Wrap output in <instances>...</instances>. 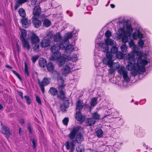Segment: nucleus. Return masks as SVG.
I'll use <instances>...</instances> for the list:
<instances>
[{
	"instance_id": "f257e3e1",
	"label": "nucleus",
	"mask_w": 152,
	"mask_h": 152,
	"mask_svg": "<svg viewBox=\"0 0 152 152\" xmlns=\"http://www.w3.org/2000/svg\"><path fill=\"white\" fill-rule=\"evenodd\" d=\"M81 128L80 126H74L70 129V132L68 136L72 140L70 142L67 141L64 144L66 149H70L69 152H74L75 149L76 143L80 144L83 140V134L80 132H79Z\"/></svg>"
},
{
	"instance_id": "f03ea898",
	"label": "nucleus",
	"mask_w": 152,
	"mask_h": 152,
	"mask_svg": "<svg viewBox=\"0 0 152 152\" xmlns=\"http://www.w3.org/2000/svg\"><path fill=\"white\" fill-rule=\"evenodd\" d=\"M58 91L56 88L51 87L48 91L49 94L51 95L54 96L57 95V97L60 99H63L66 98L65 91V81L62 77L60 76L58 77Z\"/></svg>"
},
{
	"instance_id": "7ed1b4c3",
	"label": "nucleus",
	"mask_w": 152,
	"mask_h": 152,
	"mask_svg": "<svg viewBox=\"0 0 152 152\" xmlns=\"http://www.w3.org/2000/svg\"><path fill=\"white\" fill-rule=\"evenodd\" d=\"M134 55L132 54L130 55V57H128V64L126 67L128 71L133 70V74L134 75L137 74V72L140 71L144 72L145 71V66H140L138 63H135L136 58H134Z\"/></svg>"
},
{
	"instance_id": "20e7f679",
	"label": "nucleus",
	"mask_w": 152,
	"mask_h": 152,
	"mask_svg": "<svg viewBox=\"0 0 152 152\" xmlns=\"http://www.w3.org/2000/svg\"><path fill=\"white\" fill-rule=\"evenodd\" d=\"M132 54L134 55V58H135L136 56V58L137 59V63L139 64H142V65L145 66L147 65L148 63V61L146 59H142V54L141 52L138 51L137 50H134L133 52H132L128 54V57H130L129 55Z\"/></svg>"
},
{
	"instance_id": "39448f33",
	"label": "nucleus",
	"mask_w": 152,
	"mask_h": 152,
	"mask_svg": "<svg viewBox=\"0 0 152 152\" xmlns=\"http://www.w3.org/2000/svg\"><path fill=\"white\" fill-rule=\"evenodd\" d=\"M51 51L53 53L50 58L52 60L55 61L59 58L61 53L59 51L60 47L58 44H56L52 46L50 49Z\"/></svg>"
},
{
	"instance_id": "423d86ee",
	"label": "nucleus",
	"mask_w": 152,
	"mask_h": 152,
	"mask_svg": "<svg viewBox=\"0 0 152 152\" xmlns=\"http://www.w3.org/2000/svg\"><path fill=\"white\" fill-rule=\"evenodd\" d=\"M38 84L43 94L45 92V86L48 85L50 83V79L48 77H44L42 81L39 79L38 80Z\"/></svg>"
},
{
	"instance_id": "0eeeda50",
	"label": "nucleus",
	"mask_w": 152,
	"mask_h": 152,
	"mask_svg": "<svg viewBox=\"0 0 152 152\" xmlns=\"http://www.w3.org/2000/svg\"><path fill=\"white\" fill-rule=\"evenodd\" d=\"M118 69V72L120 75H122L123 77L125 80H126L127 78L128 77V72L125 69L124 66H121L119 67H117Z\"/></svg>"
},
{
	"instance_id": "6e6552de",
	"label": "nucleus",
	"mask_w": 152,
	"mask_h": 152,
	"mask_svg": "<svg viewBox=\"0 0 152 152\" xmlns=\"http://www.w3.org/2000/svg\"><path fill=\"white\" fill-rule=\"evenodd\" d=\"M20 22L23 27L28 28L31 24V21L26 17L22 18L20 20Z\"/></svg>"
},
{
	"instance_id": "1a4fd4ad",
	"label": "nucleus",
	"mask_w": 152,
	"mask_h": 152,
	"mask_svg": "<svg viewBox=\"0 0 152 152\" xmlns=\"http://www.w3.org/2000/svg\"><path fill=\"white\" fill-rule=\"evenodd\" d=\"M51 41L49 38L42 39L40 42V46L42 48H46L50 45Z\"/></svg>"
},
{
	"instance_id": "9d476101",
	"label": "nucleus",
	"mask_w": 152,
	"mask_h": 152,
	"mask_svg": "<svg viewBox=\"0 0 152 152\" xmlns=\"http://www.w3.org/2000/svg\"><path fill=\"white\" fill-rule=\"evenodd\" d=\"M41 12V10L39 5L36 6L34 8L32 14L34 16L40 17V14Z\"/></svg>"
},
{
	"instance_id": "9b49d317",
	"label": "nucleus",
	"mask_w": 152,
	"mask_h": 152,
	"mask_svg": "<svg viewBox=\"0 0 152 152\" xmlns=\"http://www.w3.org/2000/svg\"><path fill=\"white\" fill-rule=\"evenodd\" d=\"M32 19V24L34 27L38 28L40 27L41 25V21L35 16H33Z\"/></svg>"
},
{
	"instance_id": "f8f14e48",
	"label": "nucleus",
	"mask_w": 152,
	"mask_h": 152,
	"mask_svg": "<svg viewBox=\"0 0 152 152\" xmlns=\"http://www.w3.org/2000/svg\"><path fill=\"white\" fill-rule=\"evenodd\" d=\"M1 131L2 133L6 135V137L9 140V138L10 136V130L9 128L4 125H2L1 128Z\"/></svg>"
},
{
	"instance_id": "ddd939ff",
	"label": "nucleus",
	"mask_w": 152,
	"mask_h": 152,
	"mask_svg": "<svg viewBox=\"0 0 152 152\" xmlns=\"http://www.w3.org/2000/svg\"><path fill=\"white\" fill-rule=\"evenodd\" d=\"M45 18V16L44 14L41 15L40 19L42 21L43 20V26L45 27H48L50 26L51 22L48 19H46L44 20Z\"/></svg>"
},
{
	"instance_id": "4468645a",
	"label": "nucleus",
	"mask_w": 152,
	"mask_h": 152,
	"mask_svg": "<svg viewBox=\"0 0 152 152\" xmlns=\"http://www.w3.org/2000/svg\"><path fill=\"white\" fill-rule=\"evenodd\" d=\"M31 42L32 44H36L39 43V37L34 33H33L30 37Z\"/></svg>"
},
{
	"instance_id": "2eb2a0df",
	"label": "nucleus",
	"mask_w": 152,
	"mask_h": 152,
	"mask_svg": "<svg viewBox=\"0 0 152 152\" xmlns=\"http://www.w3.org/2000/svg\"><path fill=\"white\" fill-rule=\"evenodd\" d=\"M84 106L83 101L80 99L78 100L76 103V110L81 111Z\"/></svg>"
},
{
	"instance_id": "dca6fc26",
	"label": "nucleus",
	"mask_w": 152,
	"mask_h": 152,
	"mask_svg": "<svg viewBox=\"0 0 152 152\" xmlns=\"http://www.w3.org/2000/svg\"><path fill=\"white\" fill-rule=\"evenodd\" d=\"M121 36H123L121 38V40L123 43L124 44H126L128 42V37L125 34V32L124 30L123 29H121V33L120 34Z\"/></svg>"
},
{
	"instance_id": "f3484780",
	"label": "nucleus",
	"mask_w": 152,
	"mask_h": 152,
	"mask_svg": "<svg viewBox=\"0 0 152 152\" xmlns=\"http://www.w3.org/2000/svg\"><path fill=\"white\" fill-rule=\"evenodd\" d=\"M38 62L39 66L42 68H45L47 64L46 60L44 58H40Z\"/></svg>"
},
{
	"instance_id": "a211bd4d",
	"label": "nucleus",
	"mask_w": 152,
	"mask_h": 152,
	"mask_svg": "<svg viewBox=\"0 0 152 152\" xmlns=\"http://www.w3.org/2000/svg\"><path fill=\"white\" fill-rule=\"evenodd\" d=\"M96 121L93 118L91 117L88 118L86 121V125L87 126H92L94 125Z\"/></svg>"
},
{
	"instance_id": "6ab92c4d",
	"label": "nucleus",
	"mask_w": 152,
	"mask_h": 152,
	"mask_svg": "<svg viewBox=\"0 0 152 152\" xmlns=\"http://www.w3.org/2000/svg\"><path fill=\"white\" fill-rule=\"evenodd\" d=\"M28 0H18L15 3L14 8L16 10L20 6V5L28 1Z\"/></svg>"
},
{
	"instance_id": "aec40b11",
	"label": "nucleus",
	"mask_w": 152,
	"mask_h": 152,
	"mask_svg": "<svg viewBox=\"0 0 152 152\" xmlns=\"http://www.w3.org/2000/svg\"><path fill=\"white\" fill-rule=\"evenodd\" d=\"M75 118L77 121H83L81 111H78L76 112Z\"/></svg>"
},
{
	"instance_id": "412c9836",
	"label": "nucleus",
	"mask_w": 152,
	"mask_h": 152,
	"mask_svg": "<svg viewBox=\"0 0 152 152\" xmlns=\"http://www.w3.org/2000/svg\"><path fill=\"white\" fill-rule=\"evenodd\" d=\"M46 66L47 70L50 72H52L55 69V66L53 63L51 62H49L47 64Z\"/></svg>"
},
{
	"instance_id": "4be33fe9",
	"label": "nucleus",
	"mask_w": 152,
	"mask_h": 152,
	"mask_svg": "<svg viewBox=\"0 0 152 152\" xmlns=\"http://www.w3.org/2000/svg\"><path fill=\"white\" fill-rule=\"evenodd\" d=\"M74 49L73 46L71 44H69L68 43L65 49V52L67 53H70L72 52Z\"/></svg>"
},
{
	"instance_id": "5701e85b",
	"label": "nucleus",
	"mask_w": 152,
	"mask_h": 152,
	"mask_svg": "<svg viewBox=\"0 0 152 152\" xmlns=\"http://www.w3.org/2000/svg\"><path fill=\"white\" fill-rule=\"evenodd\" d=\"M71 71V69L68 66H66L62 69V74L66 75L69 74Z\"/></svg>"
},
{
	"instance_id": "b1692460",
	"label": "nucleus",
	"mask_w": 152,
	"mask_h": 152,
	"mask_svg": "<svg viewBox=\"0 0 152 152\" xmlns=\"http://www.w3.org/2000/svg\"><path fill=\"white\" fill-rule=\"evenodd\" d=\"M53 38L55 42H58L60 41L62 39V37L61 36L60 33L58 32L54 36Z\"/></svg>"
},
{
	"instance_id": "393cba45",
	"label": "nucleus",
	"mask_w": 152,
	"mask_h": 152,
	"mask_svg": "<svg viewBox=\"0 0 152 152\" xmlns=\"http://www.w3.org/2000/svg\"><path fill=\"white\" fill-rule=\"evenodd\" d=\"M24 48H26L27 50H29L30 48V45L26 39L21 41Z\"/></svg>"
},
{
	"instance_id": "a878e982",
	"label": "nucleus",
	"mask_w": 152,
	"mask_h": 152,
	"mask_svg": "<svg viewBox=\"0 0 152 152\" xmlns=\"http://www.w3.org/2000/svg\"><path fill=\"white\" fill-rule=\"evenodd\" d=\"M91 118H93L95 121H96L99 120L100 118V114L97 111L91 113Z\"/></svg>"
},
{
	"instance_id": "bb28decb",
	"label": "nucleus",
	"mask_w": 152,
	"mask_h": 152,
	"mask_svg": "<svg viewBox=\"0 0 152 152\" xmlns=\"http://www.w3.org/2000/svg\"><path fill=\"white\" fill-rule=\"evenodd\" d=\"M19 15L22 18L26 17V14L25 10L22 8H20L18 11Z\"/></svg>"
},
{
	"instance_id": "cd10ccee",
	"label": "nucleus",
	"mask_w": 152,
	"mask_h": 152,
	"mask_svg": "<svg viewBox=\"0 0 152 152\" xmlns=\"http://www.w3.org/2000/svg\"><path fill=\"white\" fill-rule=\"evenodd\" d=\"M77 152H84L85 148L83 145L79 144L76 147Z\"/></svg>"
},
{
	"instance_id": "c85d7f7f",
	"label": "nucleus",
	"mask_w": 152,
	"mask_h": 152,
	"mask_svg": "<svg viewBox=\"0 0 152 152\" xmlns=\"http://www.w3.org/2000/svg\"><path fill=\"white\" fill-rule=\"evenodd\" d=\"M68 43V42H67L66 40L61 42L60 45H59L60 49L65 50Z\"/></svg>"
},
{
	"instance_id": "c756f323",
	"label": "nucleus",
	"mask_w": 152,
	"mask_h": 152,
	"mask_svg": "<svg viewBox=\"0 0 152 152\" xmlns=\"http://www.w3.org/2000/svg\"><path fill=\"white\" fill-rule=\"evenodd\" d=\"M27 35L26 32L25 30H23L21 31V34L20 36V39L21 41L26 39L25 38Z\"/></svg>"
},
{
	"instance_id": "7c9ffc66",
	"label": "nucleus",
	"mask_w": 152,
	"mask_h": 152,
	"mask_svg": "<svg viewBox=\"0 0 152 152\" xmlns=\"http://www.w3.org/2000/svg\"><path fill=\"white\" fill-rule=\"evenodd\" d=\"M106 45L108 46L109 45H113L114 42L113 40L107 38L105 40Z\"/></svg>"
},
{
	"instance_id": "2f4dec72",
	"label": "nucleus",
	"mask_w": 152,
	"mask_h": 152,
	"mask_svg": "<svg viewBox=\"0 0 152 152\" xmlns=\"http://www.w3.org/2000/svg\"><path fill=\"white\" fill-rule=\"evenodd\" d=\"M96 134L98 137L100 138L102 137L103 135V132L101 129H99L96 131Z\"/></svg>"
},
{
	"instance_id": "473e14b6",
	"label": "nucleus",
	"mask_w": 152,
	"mask_h": 152,
	"mask_svg": "<svg viewBox=\"0 0 152 152\" xmlns=\"http://www.w3.org/2000/svg\"><path fill=\"white\" fill-rule=\"evenodd\" d=\"M97 103V99L96 97L92 98L91 100V105L94 107Z\"/></svg>"
},
{
	"instance_id": "72a5a7b5",
	"label": "nucleus",
	"mask_w": 152,
	"mask_h": 152,
	"mask_svg": "<svg viewBox=\"0 0 152 152\" xmlns=\"http://www.w3.org/2000/svg\"><path fill=\"white\" fill-rule=\"evenodd\" d=\"M110 51L113 54H115L118 51V49L115 46H113L111 48Z\"/></svg>"
},
{
	"instance_id": "f704fd0d",
	"label": "nucleus",
	"mask_w": 152,
	"mask_h": 152,
	"mask_svg": "<svg viewBox=\"0 0 152 152\" xmlns=\"http://www.w3.org/2000/svg\"><path fill=\"white\" fill-rule=\"evenodd\" d=\"M34 45L33 47V49L34 51L36 52H38V51H40L39 44H37Z\"/></svg>"
},
{
	"instance_id": "c9c22d12",
	"label": "nucleus",
	"mask_w": 152,
	"mask_h": 152,
	"mask_svg": "<svg viewBox=\"0 0 152 152\" xmlns=\"http://www.w3.org/2000/svg\"><path fill=\"white\" fill-rule=\"evenodd\" d=\"M108 60L107 61L105 60V61L107 62V64L109 67H113V61L112 59H108Z\"/></svg>"
},
{
	"instance_id": "e433bc0d",
	"label": "nucleus",
	"mask_w": 152,
	"mask_h": 152,
	"mask_svg": "<svg viewBox=\"0 0 152 152\" xmlns=\"http://www.w3.org/2000/svg\"><path fill=\"white\" fill-rule=\"evenodd\" d=\"M24 98L25 99L28 105H29L31 103V98L28 95L25 96L24 97Z\"/></svg>"
},
{
	"instance_id": "4c0bfd02",
	"label": "nucleus",
	"mask_w": 152,
	"mask_h": 152,
	"mask_svg": "<svg viewBox=\"0 0 152 152\" xmlns=\"http://www.w3.org/2000/svg\"><path fill=\"white\" fill-rule=\"evenodd\" d=\"M126 30L129 33L133 31V28L131 24H127L126 25Z\"/></svg>"
},
{
	"instance_id": "58836bf2",
	"label": "nucleus",
	"mask_w": 152,
	"mask_h": 152,
	"mask_svg": "<svg viewBox=\"0 0 152 152\" xmlns=\"http://www.w3.org/2000/svg\"><path fill=\"white\" fill-rule=\"evenodd\" d=\"M117 58L119 59H121L123 58V53L121 51H118L115 54Z\"/></svg>"
},
{
	"instance_id": "ea45409f",
	"label": "nucleus",
	"mask_w": 152,
	"mask_h": 152,
	"mask_svg": "<svg viewBox=\"0 0 152 152\" xmlns=\"http://www.w3.org/2000/svg\"><path fill=\"white\" fill-rule=\"evenodd\" d=\"M121 51L123 52H126L127 48V46L126 45V44H123L121 47Z\"/></svg>"
},
{
	"instance_id": "a19ab883",
	"label": "nucleus",
	"mask_w": 152,
	"mask_h": 152,
	"mask_svg": "<svg viewBox=\"0 0 152 152\" xmlns=\"http://www.w3.org/2000/svg\"><path fill=\"white\" fill-rule=\"evenodd\" d=\"M25 72L27 77L29 76L30 74L28 71V66L26 63L25 64Z\"/></svg>"
},
{
	"instance_id": "79ce46f5",
	"label": "nucleus",
	"mask_w": 152,
	"mask_h": 152,
	"mask_svg": "<svg viewBox=\"0 0 152 152\" xmlns=\"http://www.w3.org/2000/svg\"><path fill=\"white\" fill-rule=\"evenodd\" d=\"M12 72L14 73V74L19 79L20 81H22V79L21 77L20 76V74H19L18 72H17L16 71L14 70H12Z\"/></svg>"
},
{
	"instance_id": "37998d69",
	"label": "nucleus",
	"mask_w": 152,
	"mask_h": 152,
	"mask_svg": "<svg viewBox=\"0 0 152 152\" xmlns=\"http://www.w3.org/2000/svg\"><path fill=\"white\" fill-rule=\"evenodd\" d=\"M112 53L110 52L107 51L106 53V57L107 59H112L113 55H112Z\"/></svg>"
},
{
	"instance_id": "c03bdc74",
	"label": "nucleus",
	"mask_w": 152,
	"mask_h": 152,
	"mask_svg": "<svg viewBox=\"0 0 152 152\" xmlns=\"http://www.w3.org/2000/svg\"><path fill=\"white\" fill-rule=\"evenodd\" d=\"M66 106L63 104H61L60 106L61 111L63 112H65L66 111V109L68 108H66Z\"/></svg>"
},
{
	"instance_id": "a18cd8bd",
	"label": "nucleus",
	"mask_w": 152,
	"mask_h": 152,
	"mask_svg": "<svg viewBox=\"0 0 152 152\" xmlns=\"http://www.w3.org/2000/svg\"><path fill=\"white\" fill-rule=\"evenodd\" d=\"M105 35L107 38H109L112 35L111 32L109 30H107L105 32Z\"/></svg>"
},
{
	"instance_id": "49530a36",
	"label": "nucleus",
	"mask_w": 152,
	"mask_h": 152,
	"mask_svg": "<svg viewBox=\"0 0 152 152\" xmlns=\"http://www.w3.org/2000/svg\"><path fill=\"white\" fill-rule=\"evenodd\" d=\"M63 100H64V102L63 103V104L65 105L66 107V108H68L69 106V99L66 100H64L63 99Z\"/></svg>"
},
{
	"instance_id": "de8ad7c7",
	"label": "nucleus",
	"mask_w": 152,
	"mask_h": 152,
	"mask_svg": "<svg viewBox=\"0 0 152 152\" xmlns=\"http://www.w3.org/2000/svg\"><path fill=\"white\" fill-rule=\"evenodd\" d=\"M39 56L38 55L32 56L31 57V60L33 63H35L37 60L38 59Z\"/></svg>"
},
{
	"instance_id": "09e8293b",
	"label": "nucleus",
	"mask_w": 152,
	"mask_h": 152,
	"mask_svg": "<svg viewBox=\"0 0 152 152\" xmlns=\"http://www.w3.org/2000/svg\"><path fill=\"white\" fill-rule=\"evenodd\" d=\"M63 124L65 126L67 125L69 122V118H65L62 120Z\"/></svg>"
},
{
	"instance_id": "8fccbe9b",
	"label": "nucleus",
	"mask_w": 152,
	"mask_h": 152,
	"mask_svg": "<svg viewBox=\"0 0 152 152\" xmlns=\"http://www.w3.org/2000/svg\"><path fill=\"white\" fill-rule=\"evenodd\" d=\"M72 33H67L66 34V39L67 40H68L69 39H70L72 38Z\"/></svg>"
},
{
	"instance_id": "3c124183",
	"label": "nucleus",
	"mask_w": 152,
	"mask_h": 152,
	"mask_svg": "<svg viewBox=\"0 0 152 152\" xmlns=\"http://www.w3.org/2000/svg\"><path fill=\"white\" fill-rule=\"evenodd\" d=\"M16 48L17 49L18 53L19 54V53L21 51V48L18 42H16Z\"/></svg>"
},
{
	"instance_id": "603ef678",
	"label": "nucleus",
	"mask_w": 152,
	"mask_h": 152,
	"mask_svg": "<svg viewBox=\"0 0 152 152\" xmlns=\"http://www.w3.org/2000/svg\"><path fill=\"white\" fill-rule=\"evenodd\" d=\"M47 36L50 39H52L54 37L53 33L52 31L48 32L47 35Z\"/></svg>"
},
{
	"instance_id": "864d4df0",
	"label": "nucleus",
	"mask_w": 152,
	"mask_h": 152,
	"mask_svg": "<svg viewBox=\"0 0 152 152\" xmlns=\"http://www.w3.org/2000/svg\"><path fill=\"white\" fill-rule=\"evenodd\" d=\"M36 99L37 102L39 104H42V102L40 97L38 96L37 95L36 96Z\"/></svg>"
},
{
	"instance_id": "5fc2aeb1",
	"label": "nucleus",
	"mask_w": 152,
	"mask_h": 152,
	"mask_svg": "<svg viewBox=\"0 0 152 152\" xmlns=\"http://www.w3.org/2000/svg\"><path fill=\"white\" fill-rule=\"evenodd\" d=\"M32 147L34 149H35L36 147V143L35 139H33L32 140Z\"/></svg>"
},
{
	"instance_id": "6e6d98bb",
	"label": "nucleus",
	"mask_w": 152,
	"mask_h": 152,
	"mask_svg": "<svg viewBox=\"0 0 152 152\" xmlns=\"http://www.w3.org/2000/svg\"><path fill=\"white\" fill-rule=\"evenodd\" d=\"M103 49V52H107L108 51L109 48V47L107 46L106 45V46L105 47H104L102 48Z\"/></svg>"
},
{
	"instance_id": "4d7b16f0",
	"label": "nucleus",
	"mask_w": 152,
	"mask_h": 152,
	"mask_svg": "<svg viewBox=\"0 0 152 152\" xmlns=\"http://www.w3.org/2000/svg\"><path fill=\"white\" fill-rule=\"evenodd\" d=\"M28 129L29 130L30 133L31 134H32V129L31 128V126L30 123H28Z\"/></svg>"
},
{
	"instance_id": "13d9d810",
	"label": "nucleus",
	"mask_w": 152,
	"mask_h": 152,
	"mask_svg": "<svg viewBox=\"0 0 152 152\" xmlns=\"http://www.w3.org/2000/svg\"><path fill=\"white\" fill-rule=\"evenodd\" d=\"M137 36L140 39L143 37L142 34L139 31H137Z\"/></svg>"
},
{
	"instance_id": "bf43d9fd",
	"label": "nucleus",
	"mask_w": 152,
	"mask_h": 152,
	"mask_svg": "<svg viewBox=\"0 0 152 152\" xmlns=\"http://www.w3.org/2000/svg\"><path fill=\"white\" fill-rule=\"evenodd\" d=\"M138 44L141 47H142L144 45L143 41L142 40H140L138 42Z\"/></svg>"
},
{
	"instance_id": "052dcab7",
	"label": "nucleus",
	"mask_w": 152,
	"mask_h": 152,
	"mask_svg": "<svg viewBox=\"0 0 152 152\" xmlns=\"http://www.w3.org/2000/svg\"><path fill=\"white\" fill-rule=\"evenodd\" d=\"M60 60L63 61L65 62H66V58L64 56H61V55L59 56Z\"/></svg>"
},
{
	"instance_id": "680f3d73",
	"label": "nucleus",
	"mask_w": 152,
	"mask_h": 152,
	"mask_svg": "<svg viewBox=\"0 0 152 152\" xmlns=\"http://www.w3.org/2000/svg\"><path fill=\"white\" fill-rule=\"evenodd\" d=\"M129 45L130 47H133L135 45V44L133 40H131L129 42Z\"/></svg>"
},
{
	"instance_id": "e2e57ef3",
	"label": "nucleus",
	"mask_w": 152,
	"mask_h": 152,
	"mask_svg": "<svg viewBox=\"0 0 152 152\" xmlns=\"http://www.w3.org/2000/svg\"><path fill=\"white\" fill-rule=\"evenodd\" d=\"M37 2V0H31V4L32 6H34L36 4Z\"/></svg>"
},
{
	"instance_id": "0e129e2a",
	"label": "nucleus",
	"mask_w": 152,
	"mask_h": 152,
	"mask_svg": "<svg viewBox=\"0 0 152 152\" xmlns=\"http://www.w3.org/2000/svg\"><path fill=\"white\" fill-rule=\"evenodd\" d=\"M65 63V62L59 60V62L58 63V65L60 66H61L64 64Z\"/></svg>"
},
{
	"instance_id": "69168bd1",
	"label": "nucleus",
	"mask_w": 152,
	"mask_h": 152,
	"mask_svg": "<svg viewBox=\"0 0 152 152\" xmlns=\"http://www.w3.org/2000/svg\"><path fill=\"white\" fill-rule=\"evenodd\" d=\"M18 94L20 96L21 99H23L24 98V97L23 96V92L21 91H19L18 92Z\"/></svg>"
},
{
	"instance_id": "338daca9",
	"label": "nucleus",
	"mask_w": 152,
	"mask_h": 152,
	"mask_svg": "<svg viewBox=\"0 0 152 152\" xmlns=\"http://www.w3.org/2000/svg\"><path fill=\"white\" fill-rule=\"evenodd\" d=\"M4 30L5 32H6V34L7 36L8 37H9V34L8 30L6 27H5L4 28Z\"/></svg>"
},
{
	"instance_id": "774afa93",
	"label": "nucleus",
	"mask_w": 152,
	"mask_h": 152,
	"mask_svg": "<svg viewBox=\"0 0 152 152\" xmlns=\"http://www.w3.org/2000/svg\"><path fill=\"white\" fill-rule=\"evenodd\" d=\"M111 68L110 69L109 71H110V74H113L114 72H115V70L112 67H110Z\"/></svg>"
}]
</instances>
